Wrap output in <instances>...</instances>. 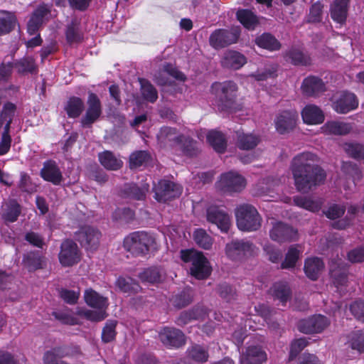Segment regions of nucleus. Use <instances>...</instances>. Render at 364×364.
Masks as SVG:
<instances>
[{"instance_id": "8fccbe9b", "label": "nucleus", "mask_w": 364, "mask_h": 364, "mask_svg": "<svg viewBox=\"0 0 364 364\" xmlns=\"http://www.w3.org/2000/svg\"><path fill=\"white\" fill-rule=\"evenodd\" d=\"M138 277L142 282L155 284L161 281V272L156 267L147 268L139 273Z\"/></svg>"}, {"instance_id": "473e14b6", "label": "nucleus", "mask_w": 364, "mask_h": 364, "mask_svg": "<svg viewBox=\"0 0 364 364\" xmlns=\"http://www.w3.org/2000/svg\"><path fill=\"white\" fill-rule=\"evenodd\" d=\"M21 212V205L15 200H9L2 205L1 218L9 223L17 220Z\"/></svg>"}, {"instance_id": "a19ab883", "label": "nucleus", "mask_w": 364, "mask_h": 364, "mask_svg": "<svg viewBox=\"0 0 364 364\" xmlns=\"http://www.w3.org/2000/svg\"><path fill=\"white\" fill-rule=\"evenodd\" d=\"M140 92L144 100L154 103L158 99V92L149 80L145 78H139Z\"/></svg>"}, {"instance_id": "f8f14e48", "label": "nucleus", "mask_w": 364, "mask_h": 364, "mask_svg": "<svg viewBox=\"0 0 364 364\" xmlns=\"http://www.w3.org/2000/svg\"><path fill=\"white\" fill-rule=\"evenodd\" d=\"M100 237L101 232L91 226L82 227L75 232V239L87 250H96L99 246Z\"/></svg>"}, {"instance_id": "20e7f679", "label": "nucleus", "mask_w": 364, "mask_h": 364, "mask_svg": "<svg viewBox=\"0 0 364 364\" xmlns=\"http://www.w3.org/2000/svg\"><path fill=\"white\" fill-rule=\"evenodd\" d=\"M181 258L186 263H190V272L197 279H206L211 272L208 259L201 253L194 250L181 251Z\"/></svg>"}, {"instance_id": "c756f323", "label": "nucleus", "mask_w": 364, "mask_h": 364, "mask_svg": "<svg viewBox=\"0 0 364 364\" xmlns=\"http://www.w3.org/2000/svg\"><path fill=\"white\" fill-rule=\"evenodd\" d=\"M45 257L38 251H31L23 255L22 264L29 272L43 268Z\"/></svg>"}, {"instance_id": "13d9d810", "label": "nucleus", "mask_w": 364, "mask_h": 364, "mask_svg": "<svg viewBox=\"0 0 364 364\" xmlns=\"http://www.w3.org/2000/svg\"><path fill=\"white\" fill-rule=\"evenodd\" d=\"M171 301L176 308L182 309L191 303L192 297L188 291H183L173 296Z\"/></svg>"}, {"instance_id": "a18cd8bd", "label": "nucleus", "mask_w": 364, "mask_h": 364, "mask_svg": "<svg viewBox=\"0 0 364 364\" xmlns=\"http://www.w3.org/2000/svg\"><path fill=\"white\" fill-rule=\"evenodd\" d=\"M303 95L312 97L318 92V77L309 76L303 80L301 87Z\"/></svg>"}, {"instance_id": "ddd939ff", "label": "nucleus", "mask_w": 364, "mask_h": 364, "mask_svg": "<svg viewBox=\"0 0 364 364\" xmlns=\"http://www.w3.org/2000/svg\"><path fill=\"white\" fill-rule=\"evenodd\" d=\"M154 198L159 202H166L180 196L181 188L172 181L160 180L154 186Z\"/></svg>"}, {"instance_id": "aec40b11", "label": "nucleus", "mask_w": 364, "mask_h": 364, "mask_svg": "<svg viewBox=\"0 0 364 364\" xmlns=\"http://www.w3.org/2000/svg\"><path fill=\"white\" fill-rule=\"evenodd\" d=\"M267 360L265 351L258 346H250L240 355V364H262Z\"/></svg>"}, {"instance_id": "f03ea898", "label": "nucleus", "mask_w": 364, "mask_h": 364, "mask_svg": "<svg viewBox=\"0 0 364 364\" xmlns=\"http://www.w3.org/2000/svg\"><path fill=\"white\" fill-rule=\"evenodd\" d=\"M291 171L296 189L308 193L316 186L318 170L310 164L297 161L292 164Z\"/></svg>"}, {"instance_id": "58836bf2", "label": "nucleus", "mask_w": 364, "mask_h": 364, "mask_svg": "<svg viewBox=\"0 0 364 364\" xmlns=\"http://www.w3.org/2000/svg\"><path fill=\"white\" fill-rule=\"evenodd\" d=\"M285 57L287 58V60H289L292 65L296 66H306L311 63V59L310 56L304 54L301 50L294 47H291L289 50L286 52Z\"/></svg>"}, {"instance_id": "79ce46f5", "label": "nucleus", "mask_w": 364, "mask_h": 364, "mask_svg": "<svg viewBox=\"0 0 364 364\" xmlns=\"http://www.w3.org/2000/svg\"><path fill=\"white\" fill-rule=\"evenodd\" d=\"M343 149L348 156L353 159H364V143L346 142Z\"/></svg>"}, {"instance_id": "338daca9", "label": "nucleus", "mask_w": 364, "mask_h": 364, "mask_svg": "<svg viewBox=\"0 0 364 364\" xmlns=\"http://www.w3.org/2000/svg\"><path fill=\"white\" fill-rule=\"evenodd\" d=\"M52 315L63 324L73 326L77 323V318L67 312L53 311Z\"/></svg>"}, {"instance_id": "e2e57ef3", "label": "nucleus", "mask_w": 364, "mask_h": 364, "mask_svg": "<svg viewBox=\"0 0 364 364\" xmlns=\"http://www.w3.org/2000/svg\"><path fill=\"white\" fill-rule=\"evenodd\" d=\"M343 171L354 179H360L361 178V171L358 168L356 164L353 163L351 161H346L343 162L342 165Z\"/></svg>"}, {"instance_id": "4468645a", "label": "nucleus", "mask_w": 364, "mask_h": 364, "mask_svg": "<svg viewBox=\"0 0 364 364\" xmlns=\"http://www.w3.org/2000/svg\"><path fill=\"white\" fill-rule=\"evenodd\" d=\"M206 219L223 232H228L231 226L230 216L218 206L212 205L207 208Z\"/></svg>"}, {"instance_id": "7c9ffc66", "label": "nucleus", "mask_w": 364, "mask_h": 364, "mask_svg": "<svg viewBox=\"0 0 364 364\" xmlns=\"http://www.w3.org/2000/svg\"><path fill=\"white\" fill-rule=\"evenodd\" d=\"M84 299L89 306L94 309L106 310L108 306L107 299L92 289H87L85 291Z\"/></svg>"}, {"instance_id": "9d476101", "label": "nucleus", "mask_w": 364, "mask_h": 364, "mask_svg": "<svg viewBox=\"0 0 364 364\" xmlns=\"http://www.w3.org/2000/svg\"><path fill=\"white\" fill-rule=\"evenodd\" d=\"M58 259L63 267H71L79 262L80 254L77 244L72 240H65L61 243Z\"/></svg>"}, {"instance_id": "c03bdc74", "label": "nucleus", "mask_w": 364, "mask_h": 364, "mask_svg": "<svg viewBox=\"0 0 364 364\" xmlns=\"http://www.w3.org/2000/svg\"><path fill=\"white\" fill-rule=\"evenodd\" d=\"M1 13L6 15L5 17H0V36H3L14 29L16 18L14 14L6 11H1Z\"/></svg>"}, {"instance_id": "f704fd0d", "label": "nucleus", "mask_w": 364, "mask_h": 364, "mask_svg": "<svg viewBox=\"0 0 364 364\" xmlns=\"http://www.w3.org/2000/svg\"><path fill=\"white\" fill-rule=\"evenodd\" d=\"M255 43L261 48L277 51L282 47L281 43L270 33H263L255 38Z\"/></svg>"}, {"instance_id": "680f3d73", "label": "nucleus", "mask_w": 364, "mask_h": 364, "mask_svg": "<svg viewBox=\"0 0 364 364\" xmlns=\"http://www.w3.org/2000/svg\"><path fill=\"white\" fill-rule=\"evenodd\" d=\"M78 315L94 322L101 321L107 317L105 310H99L98 311L92 310H82L78 311Z\"/></svg>"}, {"instance_id": "393cba45", "label": "nucleus", "mask_w": 364, "mask_h": 364, "mask_svg": "<svg viewBox=\"0 0 364 364\" xmlns=\"http://www.w3.org/2000/svg\"><path fill=\"white\" fill-rule=\"evenodd\" d=\"M41 177L54 185H59L63 181V175L55 163L48 161L41 171Z\"/></svg>"}, {"instance_id": "2f4dec72", "label": "nucleus", "mask_w": 364, "mask_h": 364, "mask_svg": "<svg viewBox=\"0 0 364 364\" xmlns=\"http://www.w3.org/2000/svg\"><path fill=\"white\" fill-rule=\"evenodd\" d=\"M14 68L21 75L37 74L38 72V65L33 58L27 56L16 60L14 63Z\"/></svg>"}, {"instance_id": "7ed1b4c3", "label": "nucleus", "mask_w": 364, "mask_h": 364, "mask_svg": "<svg viewBox=\"0 0 364 364\" xmlns=\"http://www.w3.org/2000/svg\"><path fill=\"white\" fill-rule=\"evenodd\" d=\"M235 215L237 226L242 231H257L261 228L262 216L252 204L239 205L235 208Z\"/></svg>"}, {"instance_id": "b1692460", "label": "nucleus", "mask_w": 364, "mask_h": 364, "mask_svg": "<svg viewBox=\"0 0 364 364\" xmlns=\"http://www.w3.org/2000/svg\"><path fill=\"white\" fill-rule=\"evenodd\" d=\"M50 13L46 6H38L33 13L27 24V31L30 35L36 34L43 22L44 17Z\"/></svg>"}, {"instance_id": "ea45409f", "label": "nucleus", "mask_w": 364, "mask_h": 364, "mask_svg": "<svg viewBox=\"0 0 364 364\" xmlns=\"http://www.w3.org/2000/svg\"><path fill=\"white\" fill-rule=\"evenodd\" d=\"M115 284L121 291L129 294H137L141 291V287L139 283L129 277H119Z\"/></svg>"}, {"instance_id": "4be33fe9", "label": "nucleus", "mask_w": 364, "mask_h": 364, "mask_svg": "<svg viewBox=\"0 0 364 364\" xmlns=\"http://www.w3.org/2000/svg\"><path fill=\"white\" fill-rule=\"evenodd\" d=\"M246 63V57L236 50L226 51L221 60V65L223 68L235 70H239Z\"/></svg>"}, {"instance_id": "6ab92c4d", "label": "nucleus", "mask_w": 364, "mask_h": 364, "mask_svg": "<svg viewBox=\"0 0 364 364\" xmlns=\"http://www.w3.org/2000/svg\"><path fill=\"white\" fill-rule=\"evenodd\" d=\"M73 354V348L70 346L55 347L45 352L43 361L44 364H68L62 359Z\"/></svg>"}, {"instance_id": "0eeeda50", "label": "nucleus", "mask_w": 364, "mask_h": 364, "mask_svg": "<svg viewBox=\"0 0 364 364\" xmlns=\"http://www.w3.org/2000/svg\"><path fill=\"white\" fill-rule=\"evenodd\" d=\"M240 36V31L237 28L215 29L210 35L209 44L212 48L220 50L237 43Z\"/></svg>"}, {"instance_id": "6e6d98bb", "label": "nucleus", "mask_w": 364, "mask_h": 364, "mask_svg": "<svg viewBox=\"0 0 364 364\" xmlns=\"http://www.w3.org/2000/svg\"><path fill=\"white\" fill-rule=\"evenodd\" d=\"M308 344L309 342L305 338L294 340L290 345L289 360H294Z\"/></svg>"}, {"instance_id": "412c9836", "label": "nucleus", "mask_w": 364, "mask_h": 364, "mask_svg": "<svg viewBox=\"0 0 364 364\" xmlns=\"http://www.w3.org/2000/svg\"><path fill=\"white\" fill-rule=\"evenodd\" d=\"M350 0H334L330 7L331 18L343 25L346 22Z\"/></svg>"}, {"instance_id": "603ef678", "label": "nucleus", "mask_w": 364, "mask_h": 364, "mask_svg": "<svg viewBox=\"0 0 364 364\" xmlns=\"http://www.w3.org/2000/svg\"><path fill=\"white\" fill-rule=\"evenodd\" d=\"M217 292L219 296L228 302H231L237 299V291L235 289L227 284H220L217 287Z\"/></svg>"}, {"instance_id": "f257e3e1", "label": "nucleus", "mask_w": 364, "mask_h": 364, "mask_svg": "<svg viewBox=\"0 0 364 364\" xmlns=\"http://www.w3.org/2000/svg\"><path fill=\"white\" fill-rule=\"evenodd\" d=\"M214 105L220 112L232 113L242 109L237 102L238 86L232 80L214 82L210 89Z\"/></svg>"}, {"instance_id": "dca6fc26", "label": "nucleus", "mask_w": 364, "mask_h": 364, "mask_svg": "<svg viewBox=\"0 0 364 364\" xmlns=\"http://www.w3.org/2000/svg\"><path fill=\"white\" fill-rule=\"evenodd\" d=\"M149 190V185L148 183H144L139 186L134 183H127L121 187L119 196L126 199L144 200Z\"/></svg>"}, {"instance_id": "3c124183", "label": "nucleus", "mask_w": 364, "mask_h": 364, "mask_svg": "<svg viewBox=\"0 0 364 364\" xmlns=\"http://www.w3.org/2000/svg\"><path fill=\"white\" fill-rule=\"evenodd\" d=\"M298 329L304 333H316L318 329V317L313 316L299 322Z\"/></svg>"}, {"instance_id": "1a4fd4ad", "label": "nucleus", "mask_w": 364, "mask_h": 364, "mask_svg": "<svg viewBox=\"0 0 364 364\" xmlns=\"http://www.w3.org/2000/svg\"><path fill=\"white\" fill-rule=\"evenodd\" d=\"M218 186L224 192L237 193L245 188L246 180L237 172L231 171L220 176Z\"/></svg>"}, {"instance_id": "bb28decb", "label": "nucleus", "mask_w": 364, "mask_h": 364, "mask_svg": "<svg viewBox=\"0 0 364 364\" xmlns=\"http://www.w3.org/2000/svg\"><path fill=\"white\" fill-rule=\"evenodd\" d=\"M352 127L349 123L338 121H328L320 128V132L326 134L346 135L350 132Z\"/></svg>"}, {"instance_id": "c85d7f7f", "label": "nucleus", "mask_w": 364, "mask_h": 364, "mask_svg": "<svg viewBox=\"0 0 364 364\" xmlns=\"http://www.w3.org/2000/svg\"><path fill=\"white\" fill-rule=\"evenodd\" d=\"M181 141L178 143L179 146L182 153L187 157L193 158L197 157L201 151L200 144L194 140L193 138L183 134Z\"/></svg>"}, {"instance_id": "09e8293b", "label": "nucleus", "mask_w": 364, "mask_h": 364, "mask_svg": "<svg viewBox=\"0 0 364 364\" xmlns=\"http://www.w3.org/2000/svg\"><path fill=\"white\" fill-rule=\"evenodd\" d=\"M301 117L304 122L307 124H318V107L307 105L301 112Z\"/></svg>"}, {"instance_id": "774afa93", "label": "nucleus", "mask_w": 364, "mask_h": 364, "mask_svg": "<svg viewBox=\"0 0 364 364\" xmlns=\"http://www.w3.org/2000/svg\"><path fill=\"white\" fill-rule=\"evenodd\" d=\"M350 346L360 353L364 351V334L359 331L353 333L350 339Z\"/></svg>"}, {"instance_id": "de8ad7c7", "label": "nucleus", "mask_w": 364, "mask_h": 364, "mask_svg": "<svg viewBox=\"0 0 364 364\" xmlns=\"http://www.w3.org/2000/svg\"><path fill=\"white\" fill-rule=\"evenodd\" d=\"M304 270L306 277L316 281L318 278V258L316 257H308L305 259Z\"/></svg>"}, {"instance_id": "423d86ee", "label": "nucleus", "mask_w": 364, "mask_h": 364, "mask_svg": "<svg viewBox=\"0 0 364 364\" xmlns=\"http://www.w3.org/2000/svg\"><path fill=\"white\" fill-rule=\"evenodd\" d=\"M87 105L85 112L80 121L82 128H91L102 114V105L96 93L88 92Z\"/></svg>"}, {"instance_id": "2eb2a0df", "label": "nucleus", "mask_w": 364, "mask_h": 364, "mask_svg": "<svg viewBox=\"0 0 364 364\" xmlns=\"http://www.w3.org/2000/svg\"><path fill=\"white\" fill-rule=\"evenodd\" d=\"M254 249L255 245L252 242L245 240H236L226 245L225 252L231 259L237 260L245 255L252 253Z\"/></svg>"}, {"instance_id": "a211bd4d", "label": "nucleus", "mask_w": 364, "mask_h": 364, "mask_svg": "<svg viewBox=\"0 0 364 364\" xmlns=\"http://www.w3.org/2000/svg\"><path fill=\"white\" fill-rule=\"evenodd\" d=\"M181 137L183 134H179L176 128L167 126L162 127L156 135L159 144L163 147L178 146Z\"/></svg>"}, {"instance_id": "37998d69", "label": "nucleus", "mask_w": 364, "mask_h": 364, "mask_svg": "<svg viewBox=\"0 0 364 364\" xmlns=\"http://www.w3.org/2000/svg\"><path fill=\"white\" fill-rule=\"evenodd\" d=\"M259 142V138L253 134H239L237 146L242 150L253 149Z\"/></svg>"}, {"instance_id": "5fc2aeb1", "label": "nucleus", "mask_w": 364, "mask_h": 364, "mask_svg": "<svg viewBox=\"0 0 364 364\" xmlns=\"http://www.w3.org/2000/svg\"><path fill=\"white\" fill-rule=\"evenodd\" d=\"M188 356L196 362H206L208 359V353L203 347L196 345L188 350Z\"/></svg>"}, {"instance_id": "864d4df0", "label": "nucleus", "mask_w": 364, "mask_h": 364, "mask_svg": "<svg viewBox=\"0 0 364 364\" xmlns=\"http://www.w3.org/2000/svg\"><path fill=\"white\" fill-rule=\"evenodd\" d=\"M195 242L200 247L209 250L213 245L212 237L203 229H197L193 233Z\"/></svg>"}, {"instance_id": "cd10ccee", "label": "nucleus", "mask_w": 364, "mask_h": 364, "mask_svg": "<svg viewBox=\"0 0 364 364\" xmlns=\"http://www.w3.org/2000/svg\"><path fill=\"white\" fill-rule=\"evenodd\" d=\"M64 110L68 118H78L85 110L83 100L77 96L70 97L64 105Z\"/></svg>"}, {"instance_id": "4d7b16f0", "label": "nucleus", "mask_w": 364, "mask_h": 364, "mask_svg": "<svg viewBox=\"0 0 364 364\" xmlns=\"http://www.w3.org/2000/svg\"><path fill=\"white\" fill-rule=\"evenodd\" d=\"M116 321H108L104 326L102 332V340L104 343H109L114 340L116 336Z\"/></svg>"}, {"instance_id": "e433bc0d", "label": "nucleus", "mask_w": 364, "mask_h": 364, "mask_svg": "<svg viewBox=\"0 0 364 364\" xmlns=\"http://www.w3.org/2000/svg\"><path fill=\"white\" fill-rule=\"evenodd\" d=\"M301 246L300 245H290L285 255L284 260L281 264L282 269L294 268L301 254Z\"/></svg>"}, {"instance_id": "052dcab7", "label": "nucleus", "mask_w": 364, "mask_h": 364, "mask_svg": "<svg viewBox=\"0 0 364 364\" xmlns=\"http://www.w3.org/2000/svg\"><path fill=\"white\" fill-rule=\"evenodd\" d=\"M346 212V207L338 204H332L323 213L331 220H336L342 217Z\"/></svg>"}, {"instance_id": "6e6552de", "label": "nucleus", "mask_w": 364, "mask_h": 364, "mask_svg": "<svg viewBox=\"0 0 364 364\" xmlns=\"http://www.w3.org/2000/svg\"><path fill=\"white\" fill-rule=\"evenodd\" d=\"M269 237L279 243L291 242L299 240V232L297 229L289 224L277 222L269 231Z\"/></svg>"}, {"instance_id": "c9c22d12", "label": "nucleus", "mask_w": 364, "mask_h": 364, "mask_svg": "<svg viewBox=\"0 0 364 364\" xmlns=\"http://www.w3.org/2000/svg\"><path fill=\"white\" fill-rule=\"evenodd\" d=\"M207 141L218 153H224L227 149V140L225 135L219 131L211 130L206 136Z\"/></svg>"}, {"instance_id": "9b49d317", "label": "nucleus", "mask_w": 364, "mask_h": 364, "mask_svg": "<svg viewBox=\"0 0 364 364\" xmlns=\"http://www.w3.org/2000/svg\"><path fill=\"white\" fill-rule=\"evenodd\" d=\"M358 105V98L354 93L343 90L333 101L332 108L338 114H347L356 109Z\"/></svg>"}, {"instance_id": "72a5a7b5", "label": "nucleus", "mask_w": 364, "mask_h": 364, "mask_svg": "<svg viewBox=\"0 0 364 364\" xmlns=\"http://www.w3.org/2000/svg\"><path fill=\"white\" fill-rule=\"evenodd\" d=\"M237 21L247 29L255 30L259 24V19L256 14L247 9H239L236 13Z\"/></svg>"}, {"instance_id": "0e129e2a", "label": "nucleus", "mask_w": 364, "mask_h": 364, "mask_svg": "<svg viewBox=\"0 0 364 364\" xmlns=\"http://www.w3.org/2000/svg\"><path fill=\"white\" fill-rule=\"evenodd\" d=\"M350 311L354 317L364 322V300H357L350 305Z\"/></svg>"}, {"instance_id": "69168bd1", "label": "nucleus", "mask_w": 364, "mask_h": 364, "mask_svg": "<svg viewBox=\"0 0 364 364\" xmlns=\"http://www.w3.org/2000/svg\"><path fill=\"white\" fill-rule=\"evenodd\" d=\"M348 259L351 263H360L364 262V246L357 247L350 250L347 254Z\"/></svg>"}, {"instance_id": "a878e982", "label": "nucleus", "mask_w": 364, "mask_h": 364, "mask_svg": "<svg viewBox=\"0 0 364 364\" xmlns=\"http://www.w3.org/2000/svg\"><path fill=\"white\" fill-rule=\"evenodd\" d=\"M65 38L69 45L78 44L83 41L84 35L80 29V23L77 18L72 19L65 29Z\"/></svg>"}, {"instance_id": "39448f33", "label": "nucleus", "mask_w": 364, "mask_h": 364, "mask_svg": "<svg viewBox=\"0 0 364 364\" xmlns=\"http://www.w3.org/2000/svg\"><path fill=\"white\" fill-rule=\"evenodd\" d=\"M155 243V239L146 232L131 233L124 240L125 247L133 254L145 255Z\"/></svg>"}, {"instance_id": "49530a36", "label": "nucleus", "mask_w": 364, "mask_h": 364, "mask_svg": "<svg viewBox=\"0 0 364 364\" xmlns=\"http://www.w3.org/2000/svg\"><path fill=\"white\" fill-rule=\"evenodd\" d=\"M203 315V310L200 308H194L189 311H184L180 314L176 323L178 326H184L193 320L200 319Z\"/></svg>"}, {"instance_id": "4c0bfd02", "label": "nucleus", "mask_w": 364, "mask_h": 364, "mask_svg": "<svg viewBox=\"0 0 364 364\" xmlns=\"http://www.w3.org/2000/svg\"><path fill=\"white\" fill-rule=\"evenodd\" d=\"M270 292L274 299H278L285 305L291 298V289L287 283L284 282H276L270 289Z\"/></svg>"}, {"instance_id": "f3484780", "label": "nucleus", "mask_w": 364, "mask_h": 364, "mask_svg": "<svg viewBox=\"0 0 364 364\" xmlns=\"http://www.w3.org/2000/svg\"><path fill=\"white\" fill-rule=\"evenodd\" d=\"M160 341L167 346L179 348L186 343V336L179 329L165 327L159 332Z\"/></svg>"}, {"instance_id": "5701e85b", "label": "nucleus", "mask_w": 364, "mask_h": 364, "mask_svg": "<svg viewBox=\"0 0 364 364\" xmlns=\"http://www.w3.org/2000/svg\"><path fill=\"white\" fill-rule=\"evenodd\" d=\"M296 114L289 111H284L277 117L275 127L277 131L284 134L291 131L296 126Z\"/></svg>"}, {"instance_id": "bf43d9fd", "label": "nucleus", "mask_w": 364, "mask_h": 364, "mask_svg": "<svg viewBox=\"0 0 364 364\" xmlns=\"http://www.w3.org/2000/svg\"><path fill=\"white\" fill-rule=\"evenodd\" d=\"M294 202L296 205L313 212H316L318 210V203L306 196L294 197Z\"/></svg>"}]
</instances>
